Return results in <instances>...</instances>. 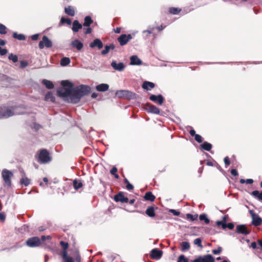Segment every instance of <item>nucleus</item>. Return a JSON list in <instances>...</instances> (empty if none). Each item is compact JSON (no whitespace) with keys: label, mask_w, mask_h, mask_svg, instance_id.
Returning <instances> with one entry per match:
<instances>
[{"label":"nucleus","mask_w":262,"mask_h":262,"mask_svg":"<svg viewBox=\"0 0 262 262\" xmlns=\"http://www.w3.org/2000/svg\"><path fill=\"white\" fill-rule=\"evenodd\" d=\"M91 92V88L89 85L80 84L74 87L73 94L71 97V103L76 104L80 99Z\"/></svg>","instance_id":"1"},{"label":"nucleus","mask_w":262,"mask_h":262,"mask_svg":"<svg viewBox=\"0 0 262 262\" xmlns=\"http://www.w3.org/2000/svg\"><path fill=\"white\" fill-rule=\"evenodd\" d=\"M61 84L63 88L57 90V93L59 97L64 98L69 97L71 102V97L73 94L74 85L69 80H62Z\"/></svg>","instance_id":"2"},{"label":"nucleus","mask_w":262,"mask_h":262,"mask_svg":"<svg viewBox=\"0 0 262 262\" xmlns=\"http://www.w3.org/2000/svg\"><path fill=\"white\" fill-rule=\"evenodd\" d=\"M15 107L12 106L10 108L8 106L3 105L0 106V119H6L14 115L23 114L24 113L16 112Z\"/></svg>","instance_id":"3"},{"label":"nucleus","mask_w":262,"mask_h":262,"mask_svg":"<svg viewBox=\"0 0 262 262\" xmlns=\"http://www.w3.org/2000/svg\"><path fill=\"white\" fill-rule=\"evenodd\" d=\"M116 95L119 98H124L129 100L136 98V94L128 90L117 91Z\"/></svg>","instance_id":"4"},{"label":"nucleus","mask_w":262,"mask_h":262,"mask_svg":"<svg viewBox=\"0 0 262 262\" xmlns=\"http://www.w3.org/2000/svg\"><path fill=\"white\" fill-rule=\"evenodd\" d=\"M51 158L49 156V152L46 149H41L38 156V161L40 164H46L50 162Z\"/></svg>","instance_id":"5"},{"label":"nucleus","mask_w":262,"mask_h":262,"mask_svg":"<svg viewBox=\"0 0 262 262\" xmlns=\"http://www.w3.org/2000/svg\"><path fill=\"white\" fill-rule=\"evenodd\" d=\"M215 259L211 254L200 255L190 262H214Z\"/></svg>","instance_id":"6"},{"label":"nucleus","mask_w":262,"mask_h":262,"mask_svg":"<svg viewBox=\"0 0 262 262\" xmlns=\"http://www.w3.org/2000/svg\"><path fill=\"white\" fill-rule=\"evenodd\" d=\"M249 213L252 218V224L254 226H259L262 224V219L253 210H249Z\"/></svg>","instance_id":"7"},{"label":"nucleus","mask_w":262,"mask_h":262,"mask_svg":"<svg viewBox=\"0 0 262 262\" xmlns=\"http://www.w3.org/2000/svg\"><path fill=\"white\" fill-rule=\"evenodd\" d=\"M40 244V239L37 236L30 237L26 241V245L31 248L38 247Z\"/></svg>","instance_id":"8"},{"label":"nucleus","mask_w":262,"mask_h":262,"mask_svg":"<svg viewBox=\"0 0 262 262\" xmlns=\"http://www.w3.org/2000/svg\"><path fill=\"white\" fill-rule=\"evenodd\" d=\"M52 41L47 36H43L42 40L39 41L38 47L40 49H43L45 47L50 48L52 46Z\"/></svg>","instance_id":"9"},{"label":"nucleus","mask_w":262,"mask_h":262,"mask_svg":"<svg viewBox=\"0 0 262 262\" xmlns=\"http://www.w3.org/2000/svg\"><path fill=\"white\" fill-rule=\"evenodd\" d=\"M2 174L5 183L10 186L11 185L10 178L13 176L12 172L6 169H4L2 171Z\"/></svg>","instance_id":"10"},{"label":"nucleus","mask_w":262,"mask_h":262,"mask_svg":"<svg viewBox=\"0 0 262 262\" xmlns=\"http://www.w3.org/2000/svg\"><path fill=\"white\" fill-rule=\"evenodd\" d=\"M114 201L116 202L128 203V199L124 195V192L122 191L119 192L114 196Z\"/></svg>","instance_id":"11"},{"label":"nucleus","mask_w":262,"mask_h":262,"mask_svg":"<svg viewBox=\"0 0 262 262\" xmlns=\"http://www.w3.org/2000/svg\"><path fill=\"white\" fill-rule=\"evenodd\" d=\"M146 110L147 112L154 114L159 115L160 113L159 108L149 103L146 104Z\"/></svg>","instance_id":"12"},{"label":"nucleus","mask_w":262,"mask_h":262,"mask_svg":"<svg viewBox=\"0 0 262 262\" xmlns=\"http://www.w3.org/2000/svg\"><path fill=\"white\" fill-rule=\"evenodd\" d=\"M149 100L154 102H157L159 105H161L164 102V98L161 94L158 95L152 94L149 97Z\"/></svg>","instance_id":"13"},{"label":"nucleus","mask_w":262,"mask_h":262,"mask_svg":"<svg viewBox=\"0 0 262 262\" xmlns=\"http://www.w3.org/2000/svg\"><path fill=\"white\" fill-rule=\"evenodd\" d=\"M236 232L239 234L248 235L250 233V231L245 225H239L236 227Z\"/></svg>","instance_id":"14"},{"label":"nucleus","mask_w":262,"mask_h":262,"mask_svg":"<svg viewBox=\"0 0 262 262\" xmlns=\"http://www.w3.org/2000/svg\"><path fill=\"white\" fill-rule=\"evenodd\" d=\"M111 64L115 70L118 71L120 72L122 71L125 68L124 64L123 62H120L117 63V61L115 60H113Z\"/></svg>","instance_id":"15"},{"label":"nucleus","mask_w":262,"mask_h":262,"mask_svg":"<svg viewBox=\"0 0 262 262\" xmlns=\"http://www.w3.org/2000/svg\"><path fill=\"white\" fill-rule=\"evenodd\" d=\"M162 253L161 250L157 248H155L151 251L150 256L153 259H158L161 257Z\"/></svg>","instance_id":"16"},{"label":"nucleus","mask_w":262,"mask_h":262,"mask_svg":"<svg viewBox=\"0 0 262 262\" xmlns=\"http://www.w3.org/2000/svg\"><path fill=\"white\" fill-rule=\"evenodd\" d=\"M103 45L102 41L99 39H95L92 42L90 43V47L91 48H98V49H101L103 48Z\"/></svg>","instance_id":"17"},{"label":"nucleus","mask_w":262,"mask_h":262,"mask_svg":"<svg viewBox=\"0 0 262 262\" xmlns=\"http://www.w3.org/2000/svg\"><path fill=\"white\" fill-rule=\"evenodd\" d=\"M71 45L73 47L76 48L78 51L81 50L83 47V43L77 39L72 41L71 43Z\"/></svg>","instance_id":"18"},{"label":"nucleus","mask_w":262,"mask_h":262,"mask_svg":"<svg viewBox=\"0 0 262 262\" xmlns=\"http://www.w3.org/2000/svg\"><path fill=\"white\" fill-rule=\"evenodd\" d=\"M130 64L140 66L142 64V61L137 55H132L130 57Z\"/></svg>","instance_id":"19"},{"label":"nucleus","mask_w":262,"mask_h":262,"mask_svg":"<svg viewBox=\"0 0 262 262\" xmlns=\"http://www.w3.org/2000/svg\"><path fill=\"white\" fill-rule=\"evenodd\" d=\"M109 89V85L106 83H101L96 86V90L100 92H104Z\"/></svg>","instance_id":"20"},{"label":"nucleus","mask_w":262,"mask_h":262,"mask_svg":"<svg viewBox=\"0 0 262 262\" xmlns=\"http://www.w3.org/2000/svg\"><path fill=\"white\" fill-rule=\"evenodd\" d=\"M73 26L72 30L74 32H77L80 29L82 28V25L79 23L78 20H75L72 23Z\"/></svg>","instance_id":"21"},{"label":"nucleus","mask_w":262,"mask_h":262,"mask_svg":"<svg viewBox=\"0 0 262 262\" xmlns=\"http://www.w3.org/2000/svg\"><path fill=\"white\" fill-rule=\"evenodd\" d=\"M126 37V34H123L118 38L117 40L121 46L125 45L128 42Z\"/></svg>","instance_id":"22"},{"label":"nucleus","mask_w":262,"mask_h":262,"mask_svg":"<svg viewBox=\"0 0 262 262\" xmlns=\"http://www.w3.org/2000/svg\"><path fill=\"white\" fill-rule=\"evenodd\" d=\"M155 85L154 83L150 81H145L143 82L142 87L143 89L147 91L150 90L155 87Z\"/></svg>","instance_id":"23"},{"label":"nucleus","mask_w":262,"mask_h":262,"mask_svg":"<svg viewBox=\"0 0 262 262\" xmlns=\"http://www.w3.org/2000/svg\"><path fill=\"white\" fill-rule=\"evenodd\" d=\"M60 245L63 249L61 255H63V257H66L67 254H68L67 249L69 247V244L67 242L61 241L60 242Z\"/></svg>","instance_id":"24"},{"label":"nucleus","mask_w":262,"mask_h":262,"mask_svg":"<svg viewBox=\"0 0 262 262\" xmlns=\"http://www.w3.org/2000/svg\"><path fill=\"white\" fill-rule=\"evenodd\" d=\"M146 214L150 217H154L156 214L155 212V208L153 206H149L145 211Z\"/></svg>","instance_id":"25"},{"label":"nucleus","mask_w":262,"mask_h":262,"mask_svg":"<svg viewBox=\"0 0 262 262\" xmlns=\"http://www.w3.org/2000/svg\"><path fill=\"white\" fill-rule=\"evenodd\" d=\"M201 148L206 151H210L212 147V144L207 141L204 142L201 145Z\"/></svg>","instance_id":"26"},{"label":"nucleus","mask_w":262,"mask_h":262,"mask_svg":"<svg viewBox=\"0 0 262 262\" xmlns=\"http://www.w3.org/2000/svg\"><path fill=\"white\" fill-rule=\"evenodd\" d=\"M93 23V20L92 19V17L89 16H86L84 18V23L83 24V26L84 27H90V25Z\"/></svg>","instance_id":"27"},{"label":"nucleus","mask_w":262,"mask_h":262,"mask_svg":"<svg viewBox=\"0 0 262 262\" xmlns=\"http://www.w3.org/2000/svg\"><path fill=\"white\" fill-rule=\"evenodd\" d=\"M144 198L146 201L153 202L155 201L156 197L151 192L148 191L145 193Z\"/></svg>","instance_id":"28"},{"label":"nucleus","mask_w":262,"mask_h":262,"mask_svg":"<svg viewBox=\"0 0 262 262\" xmlns=\"http://www.w3.org/2000/svg\"><path fill=\"white\" fill-rule=\"evenodd\" d=\"M42 83L45 85L48 89H52L54 87L53 82L47 79H43L42 80Z\"/></svg>","instance_id":"29"},{"label":"nucleus","mask_w":262,"mask_h":262,"mask_svg":"<svg viewBox=\"0 0 262 262\" xmlns=\"http://www.w3.org/2000/svg\"><path fill=\"white\" fill-rule=\"evenodd\" d=\"M190 249V244L188 242H183L181 243V250L185 252Z\"/></svg>","instance_id":"30"},{"label":"nucleus","mask_w":262,"mask_h":262,"mask_svg":"<svg viewBox=\"0 0 262 262\" xmlns=\"http://www.w3.org/2000/svg\"><path fill=\"white\" fill-rule=\"evenodd\" d=\"M251 194L258 200L262 201V190L260 192L258 190H254L251 192Z\"/></svg>","instance_id":"31"},{"label":"nucleus","mask_w":262,"mask_h":262,"mask_svg":"<svg viewBox=\"0 0 262 262\" xmlns=\"http://www.w3.org/2000/svg\"><path fill=\"white\" fill-rule=\"evenodd\" d=\"M64 11L66 13L71 16H73L75 15L74 9L71 6H68V7H66L64 9Z\"/></svg>","instance_id":"32"},{"label":"nucleus","mask_w":262,"mask_h":262,"mask_svg":"<svg viewBox=\"0 0 262 262\" xmlns=\"http://www.w3.org/2000/svg\"><path fill=\"white\" fill-rule=\"evenodd\" d=\"M13 38L19 40H24L26 39V36L23 34H18L17 32H14L12 34Z\"/></svg>","instance_id":"33"},{"label":"nucleus","mask_w":262,"mask_h":262,"mask_svg":"<svg viewBox=\"0 0 262 262\" xmlns=\"http://www.w3.org/2000/svg\"><path fill=\"white\" fill-rule=\"evenodd\" d=\"M71 60L69 57H64L60 60V65L62 67H65L70 64Z\"/></svg>","instance_id":"34"},{"label":"nucleus","mask_w":262,"mask_h":262,"mask_svg":"<svg viewBox=\"0 0 262 262\" xmlns=\"http://www.w3.org/2000/svg\"><path fill=\"white\" fill-rule=\"evenodd\" d=\"M73 185L74 189L76 190H78L83 186L82 182L81 181H78L76 179L73 180Z\"/></svg>","instance_id":"35"},{"label":"nucleus","mask_w":262,"mask_h":262,"mask_svg":"<svg viewBox=\"0 0 262 262\" xmlns=\"http://www.w3.org/2000/svg\"><path fill=\"white\" fill-rule=\"evenodd\" d=\"M199 219L201 221H204L207 224H209L210 222L209 219L208 218L207 214L205 213L200 214L199 216Z\"/></svg>","instance_id":"36"},{"label":"nucleus","mask_w":262,"mask_h":262,"mask_svg":"<svg viewBox=\"0 0 262 262\" xmlns=\"http://www.w3.org/2000/svg\"><path fill=\"white\" fill-rule=\"evenodd\" d=\"M180 11L181 9L174 7H171L169 9V13L174 15L178 14Z\"/></svg>","instance_id":"37"},{"label":"nucleus","mask_w":262,"mask_h":262,"mask_svg":"<svg viewBox=\"0 0 262 262\" xmlns=\"http://www.w3.org/2000/svg\"><path fill=\"white\" fill-rule=\"evenodd\" d=\"M20 182L21 184L24 185L25 186H27L30 184V181L27 178H23L20 179Z\"/></svg>","instance_id":"38"},{"label":"nucleus","mask_w":262,"mask_h":262,"mask_svg":"<svg viewBox=\"0 0 262 262\" xmlns=\"http://www.w3.org/2000/svg\"><path fill=\"white\" fill-rule=\"evenodd\" d=\"M60 22L61 24H67L68 25H71L72 24L71 20L70 18L63 17H61Z\"/></svg>","instance_id":"39"},{"label":"nucleus","mask_w":262,"mask_h":262,"mask_svg":"<svg viewBox=\"0 0 262 262\" xmlns=\"http://www.w3.org/2000/svg\"><path fill=\"white\" fill-rule=\"evenodd\" d=\"M224 221H217L216 222V225L217 226H221L222 228L225 229H226V219H225V217H224Z\"/></svg>","instance_id":"40"},{"label":"nucleus","mask_w":262,"mask_h":262,"mask_svg":"<svg viewBox=\"0 0 262 262\" xmlns=\"http://www.w3.org/2000/svg\"><path fill=\"white\" fill-rule=\"evenodd\" d=\"M8 59L10 60H12L13 62H16L18 61V57L16 55H14L11 53L8 56Z\"/></svg>","instance_id":"41"},{"label":"nucleus","mask_w":262,"mask_h":262,"mask_svg":"<svg viewBox=\"0 0 262 262\" xmlns=\"http://www.w3.org/2000/svg\"><path fill=\"white\" fill-rule=\"evenodd\" d=\"M198 217V214L192 215L190 213L186 214V218L190 220L191 221H194L197 220Z\"/></svg>","instance_id":"42"},{"label":"nucleus","mask_w":262,"mask_h":262,"mask_svg":"<svg viewBox=\"0 0 262 262\" xmlns=\"http://www.w3.org/2000/svg\"><path fill=\"white\" fill-rule=\"evenodd\" d=\"M177 262H188V259L184 255H181L178 257Z\"/></svg>","instance_id":"43"},{"label":"nucleus","mask_w":262,"mask_h":262,"mask_svg":"<svg viewBox=\"0 0 262 262\" xmlns=\"http://www.w3.org/2000/svg\"><path fill=\"white\" fill-rule=\"evenodd\" d=\"M194 244L197 245L199 247L202 248V239L201 238H197L194 240Z\"/></svg>","instance_id":"44"},{"label":"nucleus","mask_w":262,"mask_h":262,"mask_svg":"<svg viewBox=\"0 0 262 262\" xmlns=\"http://www.w3.org/2000/svg\"><path fill=\"white\" fill-rule=\"evenodd\" d=\"M42 127V125L38 124L37 123L34 122L33 124V126H32V128L35 130V131L37 132L40 128Z\"/></svg>","instance_id":"45"},{"label":"nucleus","mask_w":262,"mask_h":262,"mask_svg":"<svg viewBox=\"0 0 262 262\" xmlns=\"http://www.w3.org/2000/svg\"><path fill=\"white\" fill-rule=\"evenodd\" d=\"M152 33V32L151 30H150V29H148V30H143L142 31V34L143 35H144V34L145 35H143V37L145 39H146L147 37H148V35L149 34H151Z\"/></svg>","instance_id":"46"},{"label":"nucleus","mask_w":262,"mask_h":262,"mask_svg":"<svg viewBox=\"0 0 262 262\" xmlns=\"http://www.w3.org/2000/svg\"><path fill=\"white\" fill-rule=\"evenodd\" d=\"M6 30V27L3 24H0V34H6L7 33Z\"/></svg>","instance_id":"47"},{"label":"nucleus","mask_w":262,"mask_h":262,"mask_svg":"<svg viewBox=\"0 0 262 262\" xmlns=\"http://www.w3.org/2000/svg\"><path fill=\"white\" fill-rule=\"evenodd\" d=\"M62 259L64 260V262H74V259L72 257H68V254L66 257H63V255H61Z\"/></svg>","instance_id":"48"},{"label":"nucleus","mask_w":262,"mask_h":262,"mask_svg":"<svg viewBox=\"0 0 262 262\" xmlns=\"http://www.w3.org/2000/svg\"><path fill=\"white\" fill-rule=\"evenodd\" d=\"M110 50L108 47V45H105L104 46V49L101 51L102 55H105L110 52Z\"/></svg>","instance_id":"49"},{"label":"nucleus","mask_w":262,"mask_h":262,"mask_svg":"<svg viewBox=\"0 0 262 262\" xmlns=\"http://www.w3.org/2000/svg\"><path fill=\"white\" fill-rule=\"evenodd\" d=\"M194 139L198 143H202L203 141L202 136L199 134H197L194 136Z\"/></svg>","instance_id":"50"},{"label":"nucleus","mask_w":262,"mask_h":262,"mask_svg":"<svg viewBox=\"0 0 262 262\" xmlns=\"http://www.w3.org/2000/svg\"><path fill=\"white\" fill-rule=\"evenodd\" d=\"M222 251V248L221 247H219L217 248V249H213L212 250V253L215 255H217V254H220Z\"/></svg>","instance_id":"51"},{"label":"nucleus","mask_w":262,"mask_h":262,"mask_svg":"<svg viewBox=\"0 0 262 262\" xmlns=\"http://www.w3.org/2000/svg\"><path fill=\"white\" fill-rule=\"evenodd\" d=\"M169 211V212H171V213L173 214V215L175 216H179L180 215V212L175 209H170Z\"/></svg>","instance_id":"52"},{"label":"nucleus","mask_w":262,"mask_h":262,"mask_svg":"<svg viewBox=\"0 0 262 262\" xmlns=\"http://www.w3.org/2000/svg\"><path fill=\"white\" fill-rule=\"evenodd\" d=\"M28 65V63L27 61L21 60L20 62V67L21 69L26 68Z\"/></svg>","instance_id":"53"},{"label":"nucleus","mask_w":262,"mask_h":262,"mask_svg":"<svg viewBox=\"0 0 262 262\" xmlns=\"http://www.w3.org/2000/svg\"><path fill=\"white\" fill-rule=\"evenodd\" d=\"M224 161L226 167L227 166H229L230 164V161L228 157H225L224 159Z\"/></svg>","instance_id":"54"},{"label":"nucleus","mask_w":262,"mask_h":262,"mask_svg":"<svg viewBox=\"0 0 262 262\" xmlns=\"http://www.w3.org/2000/svg\"><path fill=\"white\" fill-rule=\"evenodd\" d=\"M8 52V50L6 49H2L0 47V55H5Z\"/></svg>","instance_id":"55"},{"label":"nucleus","mask_w":262,"mask_h":262,"mask_svg":"<svg viewBox=\"0 0 262 262\" xmlns=\"http://www.w3.org/2000/svg\"><path fill=\"white\" fill-rule=\"evenodd\" d=\"M234 225L232 223H229L226 224V228H228L230 230H232L234 228Z\"/></svg>","instance_id":"56"},{"label":"nucleus","mask_w":262,"mask_h":262,"mask_svg":"<svg viewBox=\"0 0 262 262\" xmlns=\"http://www.w3.org/2000/svg\"><path fill=\"white\" fill-rule=\"evenodd\" d=\"M117 168L115 166H114L110 170V173L112 175L116 174L117 173Z\"/></svg>","instance_id":"57"},{"label":"nucleus","mask_w":262,"mask_h":262,"mask_svg":"<svg viewBox=\"0 0 262 262\" xmlns=\"http://www.w3.org/2000/svg\"><path fill=\"white\" fill-rule=\"evenodd\" d=\"M231 173L232 175L235 177L237 176L238 174L237 171L235 169H232L231 170Z\"/></svg>","instance_id":"58"},{"label":"nucleus","mask_w":262,"mask_h":262,"mask_svg":"<svg viewBox=\"0 0 262 262\" xmlns=\"http://www.w3.org/2000/svg\"><path fill=\"white\" fill-rule=\"evenodd\" d=\"M126 188L127 190H130L133 189L134 186L132 184H131L130 183L126 184Z\"/></svg>","instance_id":"59"},{"label":"nucleus","mask_w":262,"mask_h":262,"mask_svg":"<svg viewBox=\"0 0 262 262\" xmlns=\"http://www.w3.org/2000/svg\"><path fill=\"white\" fill-rule=\"evenodd\" d=\"M38 34H35L31 36V39L32 40H37L38 39Z\"/></svg>","instance_id":"60"},{"label":"nucleus","mask_w":262,"mask_h":262,"mask_svg":"<svg viewBox=\"0 0 262 262\" xmlns=\"http://www.w3.org/2000/svg\"><path fill=\"white\" fill-rule=\"evenodd\" d=\"M87 28L86 29V30H85V34H90L92 31V29L91 28H90V27H86Z\"/></svg>","instance_id":"61"},{"label":"nucleus","mask_w":262,"mask_h":262,"mask_svg":"<svg viewBox=\"0 0 262 262\" xmlns=\"http://www.w3.org/2000/svg\"><path fill=\"white\" fill-rule=\"evenodd\" d=\"M189 133H190V135L192 136V137H194L196 135H197L196 133H195V131L194 130V129H191L189 132Z\"/></svg>","instance_id":"62"},{"label":"nucleus","mask_w":262,"mask_h":262,"mask_svg":"<svg viewBox=\"0 0 262 262\" xmlns=\"http://www.w3.org/2000/svg\"><path fill=\"white\" fill-rule=\"evenodd\" d=\"M251 247L254 249L257 248L256 243L255 242H252L251 244Z\"/></svg>","instance_id":"63"},{"label":"nucleus","mask_w":262,"mask_h":262,"mask_svg":"<svg viewBox=\"0 0 262 262\" xmlns=\"http://www.w3.org/2000/svg\"><path fill=\"white\" fill-rule=\"evenodd\" d=\"M246 183L251 184L253 183V180L252 179H248L246 180Z\"/></svg>","instance_id":"64"}]
</instances>
